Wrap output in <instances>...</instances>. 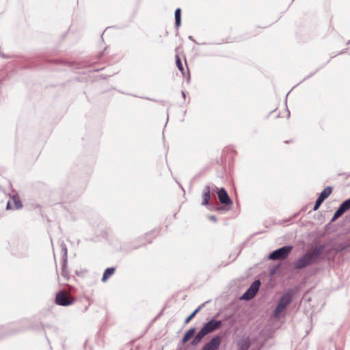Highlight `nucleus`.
<instances>
[{
	"label": "nucleus",
	"instance_id": "obj_12",
	"mask_svg": "<svg viewBox=\"0 0 350 350\" xmlns=\"http://www.w3.org/2000/svg\"><path fill=\"white\" fill-rule=\"evenodd\" d=\"M22 203L17 196H13L12 202H8L7 204V209L16 208L18 209L22 207Z\"/></svg>",
	"mask_w": 350,
	"mask_h": 350
},
{
	"label": "nucleus",
	"instance_id": "obj_11",
	"mask_svg": "<svg viewBox=\"0 0 350 350\" xmlns=\"http://www.w3.org/2000/svg\"><path fill=\"white\" fill-rule=\"evenodd\" d=\"M176 64L178 70L181 72L183 77H186L187 75H189V69L187 66L186 60H185V64L186 66V70H185L183 64L182 63L179 56L178 55H176Z\"/></svg>",
	"mask_w": 350,
	"mask_h": 350
},
{
	"label": "nucleus",
	"instance_id": "obj_19",
	"mask_svg": "<svg viewBox=\"0 0 350 350\" xmlns=\"http://www.w3.org/2000/svg\"><path fill=\"white\" fill-rule=\"evenodd\" d=\"M175 21L176 27L178 28L181 24V10L180 8H177L175 10Z\"/></svg>",
	"mask_w": 350,
	"mask_h": 350
},
{
	"label": "nucleus",
	"instance_id": "obj_16",
	"mask_svg": "<svg viewBox=\"0 0 350 350\" xmlns=\"http://www.w3.org/2000/svg\"><path fill=\"white\" fill-rule=\"evenodd\" d=\"M206 334H207L205 333V331L203 329V328H202L192 340V345H197L198 343H199L203 338V337L205 336Z\"/></svg>",
	"mask_w": 350,
	"mask_h": 350
},
{
	"label": "nucleus",
	"instance_id": "obj_10",
	"mask_svg": "<svg viewBox=\"0 0 350 350\" xmlns=\"http://www.w3.org/2000/svg\"><path fill=\"white\" fill-rule=\"evenodd\" d=\"M157 235L154 234L153 231L145 234L143 237L139 238V242L142 245L150 244L152 241L156 238Z\"/></svg>",
	"mask_w": 350,
	"mask_h": 350
},
{
	"label": "nucleus",
	"instance_id": "obj_7",
	"mask_svg": "<svg viewBox=\"0 0 350 350\" xmlns=\"http://www.w3.org/2000/svg\"><path fill=\"white\" fill-rule=\"evenodd\" d=\"M350 209V198L349 200H345L342 203L338 210L335 212L334 217L332 218V221L340 217L342 214H344L346 211Z\"/></svg>",
	"mask_w": 350,
	"mask_h": 350
},
{
	"label": "nucleus",
	"instance_id": "obj_9",
	"mask_svg": "<svg viewBox=\"0 0 350 350\" xmlns=\"http://www.w3.org/2000/svg\"><path fill=\"white\" fill-rule=\"evenodd\" d=\"M218 198L219 202L225 205H230L232 204V201L230 198L228 194L226 191L221 188L217 193Z\"/></svg>",
	"mask_w": 350,
	"mask_h": 350
},
{
	"label": "nucleus",
	"instance_id": "obj_22",
	"mask_svg": "<svg viewBox=\"0 0 350 350\" xmlns=\"http://www.w3.org/2000/svg\"><path fill=\"white\" fill-rule=\"evenodd\" d=\"M62 275H63L64 276H66V271H65L64 269H63V271H62Z\"/></svg>",
	"mask_w": 350,
	"mask_h": 350
},
{
	"label": "nucleus",
	"instance_id": "obj_1",
	"mask_svg": "<svg viewBox=\"0 0 350 350\" xmlns=\"http://www.w3.org/2000/svg\"><path fill=\"white\" fill-rule=\"evenodd\" d=\"M75 302V298L66 291H60L57 293L55 303L61 306H68Z\"/></svg>",
	"mask_w": 350,
	"mask_h": 350
},
{
	"label": "nucleus",
	"instance_id": "obj_18",
	"mask_svg": "<svg viewBox=\"0 0 350 350\" xmlns=\"http://www.w3.org/2000/svg\"><path fill=\"white\" fill-rule=\"evenodd\" d=\"M332 187H327L326 188H325L322 192L320 193L319 195V198H321L322 200H325L327 198H328L330 194L332 193Z\"/></svg>",
	"mask_w": 350,
	"mask_h": 350
},
{
	"label": "nucleus",
	"instance_id": "obj_14",
	"mask_svg": "<svg viewBox=\"0 0 350 350\" xmlns=\"http://www.w3.org/2000/svg\"><path fill=\"white\" fill-rule=\"evenodd\" d=\"M250 346V340L248 337L243 338L238 343L239 350H247Z\"/></svg>",
	"mask_w": 350,
	"mask_h": 350
},
{
	"label": "nucleus",
	"instance_id": "obj_2",
	"mask_svg": "<svg viewBox=\"0 0 350 350\" xmlns=\"http://www.w3.org/2000/svg\"><path fill=\"white\" fill-rule=\"evenodd\" d=\"M319 254V252L317 250H314L312 252L306 254L295 262V267L297 269H301L306 267L310 265Z\"/></svg>",
	"mask_w": 350,
	"mask_h": 350
},
{
	"label": "nucleus",
	"instance_id": "obj_3",
	"mask_svg": "<svg viewBox=\"0 0 350 350\" xmlns=\"http://www.w3.org/2000/svg\"><path fill=\"white\" fill-rule=\"evenodd\" d=\"M292 250L291 246H284L273 251L270 254L269 259L270 260H284L289 255Z\"/></svg>",
	"mask_w": 350,
	"mask_h": 350
},
{
	"label": "nucleus",
	"instance_id": "obj_5",
	"mask_svg": "<svg viewBox=\"0 0 350 350\" xmlns=\"http://www.w3.org/2000/svg\"><path fill=\"white\" fill-rule=\"evenodd\" d=\"M260 281L256 280L254 282L247 291L241 297L242 299L250 300L252 299L257 293L260 287Z\"/></svg>",
	"mask_w": 350,
	"mask_h": 350
},
{
	"label": "nucleus",
	"instance_id": "obj_6",
	"mask_svg": "<svg viewBox=\"0 0 350 350\" xmlns=\"http://www.w3.org/2000/svg\"><path fill=\"white\" fill-rule=\"evenodd\" d=\"M222 325L221 321L211 320L206 323L202 327L207 334L220 328Z\"/></svg>",
	"mask_w": 350,
	"mask_h": 350
},
{
	"label": "nucleus",
	"instance_id": "obj_8",
	"mask_svg": "<svg viewBox=\"0 0 350 350\" xmlns=\"http://www.w3.org/2000/svg\"><path fill=\"white\" fill-rule=\"evenodd\" d=\"M221 343V338L215 336L211 340L206 344L202 350H217Z\"/></svg>",
	"mask_w": 350,
	"mask_h": 350
},
{
	"label": "nucleus",
	"instance_id": "obj_20",
	"mask_svg": "<svg viewBox=\"0 0 350 350\" xmlns=\"http://www.w3.org/2000/svg\"><path fill=\"white\" fill-rule=\"evenodd\" d=\"M202 306H199L197 309H196L185 321V323H189L191 320L196 316V314L201 310Z\"/></svg>",
	"mask_w": 350,
	"mask_h": 350
},
{
	"label": "nucleus",
	"instance_id": "obj_21",
	"mask_svg": "<svg viewBox=\"0 0 350 350\" xmlns=\"http://www.w3.org/2000/svg\"><path fill=\"white\" fill-rule=\"evenodd\" d=\"M324 200H322L321 198H320L319 197L318 198V199L316 201V203H315V205L314 206V208L313 210L314 211H317L319 209V206H321V204H322V202H323Z\"/></svg>",
	"mask_w": 350,
	"mask_h": 350
},
{
	"label": "nucleus",
	"instance_id": "obj_15",
	"mask_svg": "<svg viewBox=\"0 0 350 350\" xmlns=\"http://www.w3.org/2000/svg\"><path fill=\"white\" fill-rule=\"evenodd\" d=\"M115 271L116 269L113 267H109L105 269L103 275L102 281L106 282L111 275L114 274Z\"/></svg>",
	"mask_w": 350,
	"mask_h": 350
},
{
	"label": "nucleus",
	"instance_id": "obj_17",
	"mask_svg": "<svg viewBox=\"0 0 350 350\" xmlns=\"http://www.w3.org/2000/svg\"><path fill=\"white\" fill-rule=\"evenodd\" d=\"M195 331L194 328H191L185 333L182 340L183 344L186 343L193 336Z\"/></svg>",
	"mask_w": 350,
	"mask_h": 350
},
{
	"label": "nucleus",
	"instance_id": "obj_4",
	"mask_svg": "<svg viewBox=\"0 0 350 350\" xmlns=\"http://www.w3.org/2000/svg\"><path fill=\"white\" fill-rule=\"evenodd\" d=\"M291 301V297L288 295H285L280 298L279 303L273 312V316L275 318H280V314L285 310Z\"/></svg>",
	"mask_w": 350,
	"mask_h": 350
},
{
	"label": "nucleus",
	"instance_id": "obj_13",
	"mask_svg": "<svg viewBox=\"0 0 350 350\" xmlns=\"http://www.w3.org/2000/svg\"><path fill=\"white\" fill-rule=\"evenodd\" d=\"M211 189L209 186H206L203 190L202 193V205H207L209 203V200L211 198Z\"/></svg>",
	"mask_w": 350,
	"mask_h": 350
}]
</instances>
